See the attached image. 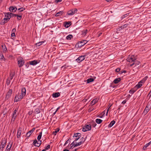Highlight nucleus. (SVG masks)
Masks as SVG:
<instances>
[{"instance_id":"79ce46f5","label":"nucleus","mask_w":151,"mask_h":151,"mask_svg":"<svg viewBox=\"0 0 151 151\" xmlns=\"http://www.w3.org/2000/svg\"><path fill=\"white\" fill-rule=\"evenodd\" d=\"M35 113L36 114H38L40 112L39 108H38L35 109Z\"/></svg>"},{"instance_id":"09e8293b","label":"nucleus","mask_w":151,"mask_h":151,"mask_svg":"<svg viewBox=\"0 0 151 151\" xmlns=\"http://www.w3.org/2000/svg\"><path fill=\"white\" fill-rule=\"evenodd\" d=\"M12 12H10V16L11 17V18L12 17H16V14H13L12 13Z\"/></svg>"},{"instance_id":"a19ab883","label":"nucleus","mask_w":151,"mask_h":151,"mask_svg":"<svg viewBox=\"0 0 151 151\" xmlns=\"http://www.w3.org/2000/svg\"><path fill=\"white\" fill-rule=\"evenodd\" d=\"M82 144V142H81V141L78 143H77L76 144L74 145V147H76L78 146H79L81 144Z\"/></svg>"},{"instance_id":"c756f323","label":"nucleus","mask_w":151,"mask_h":151,"mask_svg":"<svg viewBox=\"0 0 151 151\" xmlns=\"http://www.w3.org/2000/svg\"><path fill=\"white\" fill-rule=\"evenodd\" d=\"M63 11H59L55 15V16L58 17L60 16L63 14Z\"/></svg>"},{"instance_id":"de8ad7c7","label":"nucleus","mask_w":151,"mask_h":151,"mask_svg":"<svg viewBox=\"0 0 151 151\" xmlns=\"http://www.w3.org/2000/svg\"><path fill=\"white\" fill-rule=\"evenodd\" d=\"M71 10L72 11V12H73V14H75V13H76L77 12V10H78L76 8L74 9H72Z\"/></svg>"},{"instance_id":"f03ea898","label":"nucleus","mask_w":151,"mask_h":151,"mask_svg":"<svg viewBox=\"0 0 151 151\" xmlns=\"http://www.w3.org/2000/svg\"><path fill=\"white\" fill-rule=\"evenodd\" d=\"M24 96H22V94L18 93V94L16 95L14 101V102L19 101L22 99Z\"/></svg>"},{"instance_id":"f704fd0d","label":"nucleus","mask_w":151,"mask_h":151,"mask_svg":"<svg viewBox=\"0 0 151 151\" xmlns=\"http://www.w3.org/2000/svg\"><path fill=\"white\" fill-rule=\"evenodd\" d=\"M102 121V120L99 119H97L96 120V122L98 124H101Z\"/></svg>"},{"instance_id":"9b49d317","label":"nucleus","mask_w":151,"mask_h":151,"mask_svg":"<svg viewBox=\"0 0 151 151\" xmlns=\"http://www.w3.org/2000/svg\"><path fill=\"white\" fill-rule=\"evenodd\" d=\"M22 132V128L19 127L17 129V138H19L20 137V135Z\"/></svg>"},{"instance_id":"c85d7f7f","label":"nucleus","mask_w":151,"mask_h":151,"mask_svg":"<svg viewBox=\"0 0 151 151\" xmlns=\"http://www.w3.org/2000/svg\"><path fill=\"white\" fill-rule=\"evenodd\" d=\"M88 32V30L87 29H86L85 30H83V31H81V35L83 36H85Z\"/></svg>"},{"instance_id":"864d4df0","label":"nucleus","mask_w":151,"mask_h":151,"mask_svg":"<svg viewBox=\"0 0 151 151\" xmlns=\"http://www.w3.org/2000/svg\"><path fill=\"white\" fill-rule=\"evenodd\" d=\"M75 145L74 144V141L70 145V148H72V147L74 146V145Z\"/></svg>"},{"instance_id":"3c124183","label":"nucleus","mask_w":151,"mask_h":151,"mask_svg":"<svg viewBox=\"0 0 151 151\" xmlns=\"http://www.w3.org/2000/svg\"><path fill=\"white\" fill-rule=\"evenodd\" d=\"M145 82V80L142 79L138 83L142 84V83H144Z\"/></svg>"},{"instance_id":"69168bd1","label":"nucleus","mask_w":151,"mask_h":151,"mask_svg":"<svg viewBox=\"0 0 151 151\" xmlns=\"http://www.w3.org/2000/svg\"><path fill=\"white\" fill-rule=\"evenodd\" d=\"M126 101H127L126 100H125L122 102V104H124L126 103Z\"/></svg>"},{"instance_id":"cd10ccee","label":"nucleus","mask_w":151,"mask_h":151,"mask_svg":"<svg viewBox=\"0 0 151 151\" xmlns=\"http://www.w3.org/2000/svg\"><path fill=\"white\" fill-rule=\"evenodd\" d=\"M94 81V79L93 78H90L88 79L87 80V83H89L91 82H92Z\"/></svg>"},{"instance_id":"6e6d98bb","label":"nucleus","mask_w":151,"mask_h":151,"mask_svg":"<svg viewBox=\"0 0 151 151\" xmlns=\"http://www.w3.org/2000/svg\"><path fill=\"white\" fill-rule=\"evenodd\" d=\"M50 148V145H49L46 147L45 149V150H46L49 149Z\"/></svg>"},{"instance_id":"8fccbe9b","label":"nucleus","mask_w":151,"mask_h":151,"mask_svg":"<svg viewBox=\"0 0 151 151\" xmlns=\"http://www.w3.org/2000/svg\"><path fill=\"white\" fill-rule=\"evenodd\" d=\"M16 117L15 116H12V119L11 120V122H12V121L14 122L15 121Z\"/></svg>"},{"instance_id":"e433bc0d","label":"nucleus","mask_w":151,"mask_h":151,"mask_svg":"<svg viewBox=\"0 0 151 151\" xmlns=\"http://www.w3.org/2000/svg\"><path fill=\"white\" fill-rule=\"evenodd\" d=\"M0 60L1 61H5V59L3 55H1L0 56Z\"/></svg>"},{"instance_id":"680f3d73","label":"nucleus","mask_w":151,"mask_h":151,"mask_svg":"<svg viewBox=\"0 0 151 151\" xmlns=\"http://www.w3.org/2000/svg\"><path fill=\"white\" fill-rule=\"evenodd\" d=\"M127 72V71L126 70H124V71H121L120 72V74H122L123 73H125Z\"/></svg>"},{"instance_id":"bf43d9fd","label":"nucleus","mask_w":151,"mask_h":151,"mask_svg":"<svg viewBox=\"0 0 151 151\" xmlns=\"http://www.w3.org/2000/svg\"><path fill=\"white\" fill-rule=\"evenodd\" d=\"M120 68H116L115 70V71L117 72H119L120 71Z\"/></svg>"},{"instance_id":"37998d69","label":"nucleus","mask_w":151,"mask_h":151,"mask_svg":"<svg viewBox=\"0 0 151 151\" xmlns=\"http://www.w3.org/2000/svg\"><path fill=\"white\" fill-rule=\"evenodd\" d=\"M86 137L85 138H84L83 137H82L80 139V140H81V142H82V144H83L84 142L86 140Z\"/></svg>"},{"instance_id":"0eeeda50","label":"nucleus","mask_w":151,"mask_h":151,"mask_svg":"<svg viewBox=\"0 0 151 151\" xmlns=\"http://www.w3.org/2000/svg\"><path fill=\"white\" fill-rule=\"evenodd\" d=\"M10 12L12 13L15 12L17 10V8L15 6H11L9 8Z\"/></svg>"},{"instance_id":"2f4dec72","label":"nucleus","mask_w":151,"mask_h":151,"mask_svg":"<svg viewBox=\"0 0 151 151\" xmlns=\"http://www.w3.org/2000/svg\"><path fill=\"white\" fill-rule=\"evenodd\" d=\"M44 42L43 41L40 42H38L36 43L35 44V45H36V47H39L40 46L42 45Z\"/></svg>"},{"instance_id":"2eb2a0df","label":"nucleus","mask_w":151,"mask_h":151,"mask_svg":"<svg viewBox=\"0 0 151 151\" xmlns=\"http://www.w3.org/2000/svg\"><path fill=\"white\" fill-rule=\"evenodd\" d=\"M9 21L8 19L5 18L1 21L0 24L2 25H4Z\"/></svg>"},{"instance_id":"f3484780","label":"nucleus","mask_w":151,"mask_h":151,"mask_svg":"<svg viewBox=\"0 0 151 151\" xmlns=\"http://www.w3.org/2000/svg\"><path fill=\"white\" fill-rule=\"evenodd\" d=\"M10 13V12H7L5 14V17H6V19H8L9 20L11 18Z\"/></svg>"},{"instance_id":"774afa93","label":"nucleus","mask_w":151,"mask_h":151,"mask_svg":"<svg viewBox=\"0 0 151 151\" xmlns=\"http://www.w3.org/2000/svg\"><path fill=\"white\" fill-rule=\"evenodd\" d=\"M149 144L148 143L147 144L145 145H144V146L146 148L149 146Z\"/></svg>"},{"instance_id":"423d86ee","label":"nucleus","mask_w":151,"mask_h":151,"mask_svg":"<svg viewBox=\"0 0 151 151\" xmlns=\"http://www.w3.org/2000/svg\"><path fill=\"white\" fill-rule=\"evenodd\" d=\"M25 63L24 60L23 59H20L18 60V63L19 67H22Z\"/></svg>"},{"instance_id":"5701e85b","label":"nucleus","mask_w":151,"mask_h":151,"mask_svg":"<svg viewBox=\"0 0 151 151\" xmlns=\"http://www.w3.org/2000/svg\"><path fill=\"white\" fill-rule=\"evenodd\" d=\"M1 47L3 48V52H6L7 51V49L6 46V45H1Z\"/></svg>"},{"instance_id":"412c9836","label":"nucleus","mask_w":151,"mask_h":151,"mask_svg":"<svg viewBox=\"0 0 151 151\" xmlns=\"http://www.w3.org/2000/svg\"><path fill=\"white\" fill-rule=\"evenodd\" d=\"M98 101V99L97 98H95L93 99L91 102V105H93L95 104Z\"/></svg>"},{"instance_id":"4468645a","label":"nucleus","mask_w":151,"mask_h":151,"mask_svg":"<svg viewBox=\"0 0 151 151\" xmlns=\"http://www.w3.org/2000/svg\"><path fill=\"white\" fill-rule=\"evenodd\" d=\"M64 25L65 27L68 28L71 25V23L70 22H64Z\"/></svg>"},{"instance_id":"c03bdc74","label":"nucleus","mask_w":151,"mask_h":151,"mask_svg":"<svg viewBox=\"0 0 151 151\" xmlns=\"http://www.w3.org/2000/svg\"><path fill=\"white\" fill-rule=\"evenodd\" d=\"M129 14H125L124 15L122 16L121 17V19H124V18L126 17H127L128 16Z\"/></svg>"},{"instance_id":"052dcab7","label":"nucleus","mask_w":151,"mask_h":151,"mask_svg":"<svg viewBox=\"0 0 151 151\" xmlns=\"http://www.w3.org/2000/svg\"><path fill=\"white\" fill-rule=\"evenodd\" d=\"M12 37H15V35L14 33H12L11 35Z\"/></svg>"},{"instance_id":"9d476101","label":"nucleus","mask_w":151,"mask_h":151,"mask_svg":"<svg viewBox=\"0 0 151 151\" xmlns=\"http://www.w3.org/2000/svg\"><path fill=\"white\" fill-rule=\"evenodd\" d=\"M12 93V90L11 89H10L8 92L6 96V99H8L11 96Z\"/></svg>"},{"instance_id":"49530a36","label":"nucleus","mask_w":151,"mask_h":151,"mask_svg":"<svg viewBox=\"0 0 151 151\" xmlns=\"http://www.w3.org/2000/svg\"><path fill=\"white\" fill-rule=\"evenodd\" d=\"M24 8H23V7L20 8H19L17 10L18 11H19V12H22L24 10H25Z\"/></svg>"},{"instance_id":"ea45409f","label":"nucleus","mask_w":151,"mask_h":151,"mask_svg":"<svg viewBox=\"0 0 151 151\" xmlns=\"http://www.w3.org/2000/svg\"><path fill=\"white\" fill-rule=\"evenodd\" d=\"M16 17H17V19L19 20H20L22 17L21 15H19L17 14H16Z\"/></svg>"},{"instance_id":"f8f14e48","label":"nucleus","mask_w":151,"mask_h":151,"mask_svg":"<svg viewBox=\"0 0 151 151\" xmlns=\"http://www.w3.org/2000/svg\"><path fill=\"white\" fill-rule=\"evenodd\" d=\"M33 144L35 146L37 147H39L40 145V144L39 143L36 139H35L34 140L33 143Z\"/></svg>"},{"instance_id":"6e6552de","label":"nucleus","mask_w":151,"mask_h":151,"mask_svg":"<svg viewBox=\"0 0 151 151\" xmlns=\"http://www.w3.org/2000/svg\"><path fill=\"white\" fill-rule=\"evenodd\" d=\"M84 45V43L83 44L82 42V40L80 41L79 42H78L76 45V47L78 48Z\"/></svg>"},{"instance_id":"bb28decb","label":"nucleus","mask_w":151,"mask_h":151,"mask_svg":"<svg viewBox=\"0 0 151 151\" xmlns=\"http://www.w3.org/2000/svg\"><path fill=\"white\" fill-rule=\"evenodd\" d=\"M137 91V89H134V87L133 89H131L129 92V93H130L133 94L136 91Z\"/></svg>"},{"instance_id":"a18cd8bd","label":"nucleus","mask_w":151,"mask_h":151,"mask_svg":"<svg viewBox=\"0 0 151 151\" xmlns=\"http://www.w3.org/2000/svg\"><path fill=\"white\" fill-rule=\"evenodd\" d=\"M10 83V80L9 79V78H8L6 81V84L7 86H9V85Z\"/></svg>"},{"instance_id":"7ed1b4c3","label":"nucleus","mask_w":151,"mask_h":151,"mask_svg":"<svg viewBox=\"0 0 151 151\" xmlns=\"http://www.w3.org/2000/svg\"><path fill=\"white\" fill-rule=\"evenodd\" d=\"M86 56V55H81L76 59V60L77 62L80 63L85 59Z\"/></svg>"},{"instance_id":"e2e57ef3","label":"nucleus","mask_w":151,"mask_h":151,"mask_svg":"<svg viewBox=\"0 0 151 151\" xmlns=\"http://www.w3.org/2000/svg\"><path fill=\"white\" fill-rule=\"evenodd\" d=\"M16 32V29L15 28H14L12 30V33H14Z\"/></svg>"},{"instance_id":"b1692460","label":"nucleus","mask_w":151,"mask_h":151,"mask_svg":"<svg viewBox=\"0 0 151 151\" xmlns=\"http://www.w3.org/2000/svg\"><path fill=\"white\" fill-rule=\"evenodd\" d=\"M15 75L14 72H11L10 73V79L12 80Z\"/></svg>"},{"instance_id":"a878e982","label":"nucleus","mask_w":151,"mask_h":151,"mask_svg":"<svg viewBox=\"0 0 151 151\" xmlns=\"http://www.w3.org/2000/svg\"><path fill=\"white\" fill-rule=\"evenodd\" d=\"M81 136V134L79 133H75L73 135V137H78L79 138H80Z\"/></svg>"},{"instance_id":"ddd939ff","label":"nucleus","mask_w":151,"mask_h":151,"mask_svg":"<svg viewBox=\"0 0 151 151\" xmlns=\"http://www.w3.org/2000/svg\"><path fill=\"white\" fill-rule=\"evenodd\" d=\"M12 145V143L10 144V143L9 142L6 147L5 151H10Z\"/></svg>"},{"instance_id":"dca6fc26","label":"nucleus","mask_w":151,"mask_h":151,"mask_svg":"<svg viewBox=\"0 0 151 151\" xmlns=\"http://www.w3.org/2000/svg\"><path fill=\"white\" fill-rule=\"evenodd\" d=\"M150 109V108H149L147 106L145 108L143 111V113L144 114V115L146 114H147V113L149 111Z\"/></svg>"},{"instance_id":"a211bd4d","label":"nucleus","mask_w":151,"mask_h":151,"mask_svg":"<svg viewBox=\"0 0 151 151\" xmlns=\"http://www.w3.org/2000/svg\"><path fill=\"white\" fill-rule=\"evenodd\" d=\"M38 63L37 60H34L32 61H29V63L30 65H35Z\"/></svg>"},{"instance_id":"39448f33","label":"nucleus","mask_w":151,"mask_h":151,"mask_svg":"<svg viewBox=\"0 0 151 151\" xmlns=\"http://www.w3.org/2000/svg\"><path fill=\"white\" fill-rule=\"evenodd\" d=\"M91 128V125L87 124L83 127L82 129V131L84 132H86L87 131L90 130Z\"/></svg>"},{"instance_id":"58836bf2","label":"nucleus","mask_w":151,"mask_h":151,"mask_svg":"<svg viewBox=\"0 0 151 151\" xmlns=\"http://www.w3.org/2000/svg\"><path fill=\"white\" fill-rule=\"evenodd\" d=\"M90 125H91V126H92L93 127H95L96 125V124L94 122H92L91 123Z\"/></svg>"},{"instance_id":"603ef678","label":"nucleus","mask_w":151,"mask_h":151,"mask_svg":"<svg viewBox=\"0 0 151 151\" xmlns=\"http://www.w3.org/2000/svg\"><path fill=\"white\" fill-rule=\"evenodd\" d=\"M71 139L70 138H69V139H68L66 142H65V143L64 145V146H65V145H66L68 143H69V142H70V140Z\"/></svg>"},{"instance_id":"4be33fe9","label":"nucleus","mask_w":151,"mask_h":151,"mask_svg":"<svg viewBox=\"0 0 151 151\" xmlns=\"http://www.w3.org/2000/svg\"><path fill=\"white\" fill-rule=\"evenodd\" d=\"M26 90L25 88H23L22 89V93L21 94L22 96H24L26 95Z\"/></svg>"},{"instance_id":"f257e3e1","label":"nucleus","mask_w":151,"mask_h":151,"mask_svg":"<svg viewBox=\"0 0 151 151\" xmlns=\"http://www.w3.org/2000/svg\"><path fill=\"white\" fill-rule=\"evenodd\" d=\"M127 61L132 63L130 65L131 66H132L135 65L134 66H136L137 65H139L140 63V62L138 61L136 59L134 58V55H129L127 59Z\"/></svg>"},{"instance_id":"4c0bfd02","label":"nucleus","mask_w":151,"mask_h":151,"mask_svg":"<svg viewBox=\"0 0 151 151\" xmlns=\"http://www.w3.org/2000/svg\"><path fill=\"white\" fill-rule=\"evenodd\" d=\"M67 14L68 15H72L73 14V12L71 10H69Z\"/></svg>"},{"instance_id":"aec40b11","label":"nucleus","mask_w":151,"mask_h":151,"mask_svg":"<svg viewBox=\"0 0 151 151\" xmlns=\"http://www.w3.org/2000/svg\"><path fill=\"white\" fill-rule=\"evenodd\" d=\"M60 95V94L59 92H56L52 94V97L54 98H57Z\"/></svg>"},{"instance_id":"6ab92c4d","label":"nucleus","mask_w":151,"mask_h":151,"mask_svg":"<svg viewBox=\"0 0 151 151\" xmlns=\"http://www.w3.org/2000/svg\"><path fill=\"white\" fill-rule=\"evenodd\" d=\"M121 78H118L115 79L113 81V82L115 84L118 83L121 81Z\"/></svg>"},{"instance_id":"1a4fd4ad","label":"nucleus","mask_w":151,"mask_h":151,"mask_svg":"<svg viewBox=\"0 0 151 151\" xmlns=\"http://www.w3.org/2000/svg\"><path fill=\"white\" fill-rule=\"evenodd\" d=\"M35 128H33L31 130L29 131L26 134V135L27 137V138L30 137V136L31 135L32 133L35 131Z\"/></svg>"},{"instance_id":"338daca9","label":"nucleus","mask_w":151,"mask_h":151,"mask_svg":"<svg viewBox=\"0 0 151 151\" xmlns=\"http://www.w3.org/2000/svg\"><path fill=\"white\" fill-rule=\"evenodd\" d=\"M124 27H123V26H122L120 27H119V30H121V29H124Z\"/></svg>"},{"instance_id":"13d9d810","label":"nucleus","mask_w":151,"mask_h":151,"mask_svg":"<svg viewBox=\"0 0 151 151\" xmlns=\"http://www.w3.org/2000/svg\"><path fill=\"white\" fill-rule=\"evenodd\" d=\"M62 1V0H55V2L56 3H58L61 2Z\"/></svg>"},{"instance_id":"72a5a7b5","label":"nucleus","mask_w":151,"mask_h":151,"mask_svg":"<svg viewBox=\"0 0 151 151\" xmlns=\"http://www.w3.org/2000/svg\"><path fill=\"white\" fill-rule=\"evenodd\" d=\"M73 37V36L71 35H69L66 37V39L67 40H70Z\"/></svg>"},{"instance_id":"7c9ffc66","label":"nucleus","mask_w":151,"mask_h":151,"mask_svg":"<svg viewBox=\"0 0 151 151\" xmlns=\"http://www.w3.org/2000/svg\"><path fill=\"white\" fill-rule=\"evenodd\" d=\"M142 86V84L140 83H138L134 87V89H137V90L141 87Z\"/></svg>"},{"instance_id":"473e14b6","label":"nucleus","mask_w":151,"mask_h":151,"mask_svg":"<svg viewBox=\"0 0 151 151\" xmlns=\"http://www.w3.org/2000/svg\"><path fill=\"white\" fill-rule=\"evenodd\" d=\"M18 109V108H16V109L13 111L12 115V116H15L16 117L17 116V115H16V112L17 111Z\"/></svg>"},{"instance_id":"c9c22d12","label":"nucleus","mask_w":151,"mask_h":151,"mask_svg":"<svg viewBox=\"0 0 151 151\" xmlns=\"http://www.w3.org/2000/svg\"><path fill=\"white\" fill-rule=\"evenodd\" d=\"M59 129L58 128H57L56 129L55 131H54L53 132V134L54 135H55L59 131Z\"/></svg>"},{"instance_id":"4d7b16f0","label":"nucleus","mask_w":151,"mask_h":151,"mask_svg":"<svg viewBox=\"0 0 151 151\" xmlns=\"http://www.w3.org/2000/svg\"><path fill=\"white\" fill-rule=\"evenodd\" d=\"M42 136L39 135L37 137V139L38 141H40L41 138Z\"/></svg>"},{"instance_id":"5fc2aeb1","label":"nucleus","mask_w":151,"mask_h":151,"mask_svg":"<svg viewBox=\"0 0 151 151\" xmlns=\"http://www.w3.org/2000/svg\"><path fill=\"white\" fill-rule=\"evenodd\" d=\"M128 25L129 24H125L124 25H123V27H124V28H126L127 27H129L128 26Z\"/></svg>"},{"instance_id":"393cba45","label":"nucleus","mask_w":151,"mask_h":151,"mask_svg":"<svg viewBox=\"0 0 151 151\" xmlns=\"http://www.w3.org/2000/svg\"><path fill=\"white\" fill-rule=\"evenodd\" d=\"M115 123V121L114 120L112 121L108 125V127H111Z\"/></svg>"},{"instance_id":"0e129e2a","label":"nucleus","mask_w":151,"mask_h":151,"mask_svg":"<svg viewBox=\"0 0 151 151\" xmlns=\"http://www.w3.org/2000/svg\"><path fill=\"white\" fill-rule=\"evenodd\" d=\"M82 42L83 43V44L84 43V45L87 42V41L86 40H82Z\"/></svg>"},{"instance_id":"20e7f679","label":"nucleus","mask_w":151,"mask_h":151,"mask_svg":"<svg viewBox=\"0 0 151 151\" xmlns=\"http://www.w3.org/2000/svg\"><path fill=\"white\" fill-rule=\"evenodd\" d=\"M2 142L1 145V147H0V150L1 151H3V148L5 146L6 144V140L4 139L2 140Z\"/></svg>"}]
</instances>
